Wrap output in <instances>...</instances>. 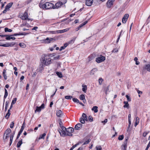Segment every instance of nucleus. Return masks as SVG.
Wrapping results in <instances>:
<instances>
[{
  "label": "nucleus",
  "mask_w": 150,
  "mask_h": 150,
  "mask_svg": "<svg viewBox=\"0 0 150 150\" xmlns=\"http://www.w3.org/2000/svg\"><path fill=\"white\" fill-rule=\"evenodd\" d=\"M98 69L96 68H94L91 71L90 74L91 75H93L97 71Z\"/></svg>",
  "instance_id": "16"
},
{
  "label": "nucleus",
  "mask_w": 150,
  "mask_h": 150,
  "mask_svg": "<svg viewBox=\"0 0 150 150\" xmlns=\"http://www.w3.org/2000/svg\"><path fill=\"white\" fill-rule=\"evenodd\" d=\"M73 100L74 102L75 103H79V100L77 98H74L73 99Z\"/></svg>",
  "instance_id": "45"
},
{
  "label": "nucleus",
  "mask_w": 150,
  "mask_h": 150,
  "mask_svg": "<svg viewBox=\"0 0 150 150\" xmlns=\"http://www.w3.org/2000/svg\"><path fill=\"white\" fill-rule=\"evenodd\" d=\"M14 124V122H12L10 125V127L11 128H13V127Z\"/></svg>",
  "instance_id": "52"
},
{
  "label": "nucleus",
  "mask_w": 150,
  "mask_h": 150,
  "mask_svg": "<svg viewBox=\"0 0 150 150\" xmlns=\"http://www.w3.org/2000/svg\"><path fill=\"white\" fill-rule=\"evenodd\" d=\"M24 122L23 123V124L22 126L21 129L20 131L19 132H20L21 133H22L24 129Z\"/></svg>",
  "instance_id": "36"
},
{
  "label": "nucleus",
  "mask_w": 150,
  "mask_h": 150,
  "mask_svg": "<svg viewBox=\"0 0 150 150\" xmlns=\"http://www.w3.org/2000/svg\"><path fill=\"white\" fill-rule=\"evenodd\" d=\"M91 140L90 139H88L87 141H86L83 143V145H85L88 144L89 142H90Z\"/></svg>",
  "instance_id": "47"
},
{
  "label": "nucleus",
  "mask_w": 150,
  "mask_h": 150,
  "mask_svg": "<svg viewBox=\"0 0 150 150\" xmlns=\"http://www.w3.org/2000/svg\"><path fill=\"white\" fill-rule=\"evenodd\" d=\"M9 10H8V9H7V8H6L5 7V9L3 11V13H5L6 11H8Z\"/></svg>",
  "instance_id": "59"
},
{
  "label": "nucleus",
  "mask_w": 150,
  "mask_h": 150,
  "mask_svg": "<svg viewBox=\"0 0 150 150\" xmlns=\"http://www.w3.org/2000/svg\"><path fill=\"white\" fill-rule=\"evenodd\" d=\"M62 130H58V131L60 134L61 136H66V128L64 126H62Z\"/></svg>",
  "instance_id": "4"
},
{
  "label": "nucleus",
  "mask_w": 150,
  "mask_h": 150,
  "mask_svg": "<svg viewBox=\"0 0 150 150\" xmlns=\"http://www.w3.org/2000/svg\"><path fill=\"white\" fill-rule=\"evenodd\" d=\"M127 144L126 143H124L121 147L122 150H127Z\"/></svg>",
  "instance_id": "17"
},
{
  "label": "nucleus",
  "mask_w": 150,
  "mask_h": 150,
  "mask_svg": "<svg viewBox=\"0 0 150 150\" xmlns=\"http://www.w3.org/2000/svg\"><path fill=\"white\" fill-rule=\"evenodd\" d=\"M54 4L52 3L46 2L45 4H42L41 7L42 8H45L47 9L53 8Z\"/></svg>",
  "instance_id": "2"
},
{
  "label": "nucleus",
  "mask_w": 150,
  "mask_h": 150,
  "mask_svg": "<svg viewBox=\"0 0 150 150\" xmlns=\"http://www.w3.org/2000/svg\"><path fill=\"white\" fill-rule=\"evenodd\" d=\"M59 124L60 127L62 128V126H63L62 125V122L61 121V119H59Z\"/></svg>",
  "instance_id": "50"
},
{
  "label": "nucleus",
  "mask_w": 150,
  "mask_h": 150,
  "mask_svg": "<svg viewBox=\"0 0 150 150\" xmlns=\"http://www.w3.org/2000/svg\"><path fill=\"white\" fill-rule=\"evenodd\" d=\"M4 30L5 32H11L12 31V30L11 29H9L7 28H5L4 29Z\"/></svg>",
  "instance_id": "31"
},
{
  "label": "nucleus",
  "mask_w": 150,
  "mask_h": 150,
  "mask_svg": "<svg viewBox=\"0 0 150 150\" xmlns=\"http://www.w3.org/2000/svg\"><path fill=\"white\" fill-rule=\"evenodd\" d=\"M123 103L125 104V105L123 106L124 108H127L128 109L129 108V104H128V102L127 101H124Z\"/></svg>",
  "instance_id": "19"
},
{
  "label": "nucleus",
  "mask_w": 150,
  "mask_h": 150,
  "mask_svg": "<svg viewBox=\"0 0 150 150\" xmlns=\"http://www.w3.org/2000/svg\"><path fill=\"white\" fill-rule=\"evenodd\" d=\"M145 69L148 71H150V65L147 64L146 65L145 67Z\"/></svg>",
  "instance_id": "27"
},
{
  "label": "nucleus",
  "mask_w": 150,
  "mask_h": 150,
  "mask_svg": "<svg viewBox=\"0 0 150 150\" xmlns=\"http://www.w3.org/2000/svg\"><path fill=\"white\" fill-rule=\"evenodd\" d=\"M23 16H25V18H26V19L28 18V14L27 13L25 12V13H24L23 15Z\"/></svg>",
  "instance_id": "55"
},
{
  "label": "nucleus",
  "mask_w": 150,
  "mask_h": 150,
  "mask_svg": "<svg viewBox=\"0 0 150 150\" xmlns=\"http://www.w3.org/2000/svg\"><path fill=\"white\" fill-rule=\"evenodd\" d=\"M55 39L52 38H47L45 40V42L46 43H50L53 40H54Z\"/></svg>",
  "instance_id": "13"
},
{
  "label": "nucleus",
  "mask_w": 150,
  "mask_h": 150,
  "mask_svg": "<svg viewBox=\"0 0 150 150\" xmlns=\"http://www.w3.org/2000/svg\"><path fill=\"white\" fill-rule=\"evenodd\" d=\"M109 86H108L105 88L104 90L106 94H107V92L109 90Z\"/></svg>",
  "instance_id": "48"
},
{
  "label": "nucleus",
  "mask_w": 150,
  "mask_h": 150,
  "mask_svg": "<svg viewBox=\"0 0 150 150\" xmlns=\"http://www.w3.org/2000/svg\"><path fill=\"white\" fill-rule=\"evenodd\" d=\"M41 64L43 65L47 66L51 63V59L49 56H45L43 58H42L41 60Z\"/></svg>",
  "instance_id": "1"
},
{
  "label": "nucleus",
  "mask_w": 150,
  "mask_h": 150,
  "mask_svg": "<svg viewBox=\"0 0 150 150\" xmlns=\"http://www.w3.org/2000/svg\"><path fill=\"white\" fill-rule=\"evenodd\" d=\"M56 74L57 76L60 78H62V74L61 72H57Z\"/></svg>",
  "instance_id": "29"
},
{
  "label": "nucleus",
  "mask_w": 150,
  "mask_h": 150,
  "mask_svg": "<svg viewBox=\"0 0 150 150\" xmlns=\"http://www.w3.org/2000/svg\"><path fill=\"white\" fill-rule=\"evenodd\" d=\"M73 97L72 96H65V98L68 100L71 99Z\"/></svg>",
  "instance_id": "38"
},
{
  "label": "nucleus",
  "mask_w": 150,
  "mask_h": 150,
  "mask_svg": "<svg viewBox=\"0 0 150 150\" xmlns=\"http://www.w3.org/2000/svg\"><path fill=\"white\" fill-rule=\"evenodd\" d=\"M118 51V50L117 49H115L112 51V52L115 53L117 52Z\"/></svg>",
  "instance_id": "60"
},
{
  "label": "nucleus",
  "mask_w": 150,
  "mask_h": 150,
  "mask_svg": "<svg viewBox=\"0 0 150 150\" xmlns=\"http://www.w3.org/2000/svg\"><path fill=\"white\" fill-rule=\"evenodd\" d=\"M15 134V132H13V133L10 136V137L12 138H13V137L14 136Z\"/></svg>",
  "instance_id": "63"
},
{
  "label": "nucleus",
  "mask_w": 150,
  "mask_h": 150,
  "mask_svg": "<svg viewBox=\"0 0 150 150\" xmlns=\"http://www.w3.org/2000/svg\"><path fill=\"white\" fill-rule=\"evenodd\" d=\"M46 135L45 133H43L42 135L40 136V137L39 138V139H44V137Z\"/></svg>",
  "instance_id": "46"
},
{
  "label": "nucleus",
  "mask_w": 150,
  "mask_h": 150,
  "mask_svg": "<svg viewBox=\"0 0 150 150\" xmlns=\"http://www.w3.org/2000/svg\"><path fill=\"white\" fill-rule=\"evenodd\" d=\"M88 119L90 121L92 122L93 121V117L91 116H89L88 117Z\"/></svg>",
  "instance_id": "56"
},
{
  "label": "nucleus",
  "mask_w": 150,
  "mask_h": 150,
  "mask_svg": "<svg viewBox=\"0 0 150 150\" xmlns=\"http://www.w3.org/2000/svg\"><path fill=\"white\" fill-rule=\"evenodd\" d=\"M98 107L97 106H93L92 108V110L94 112L96 113L98 112Z\"/></svg>",
  "instance_id": "18"
},
{
  "label": "nucleus",
  "mask_w": 150,
  "mask_h": 150,
  "mask_svg": "<svg viewBox=\"0 0 150 150\" xmlns=\"http://www.w3.org/2000/svg\"><path fill=\"white\" fill-rule=\"evenodd\" d=\"M10 109H9L8 110V112L6 114V115L5 116V117L7 119L9 117L10 115Z\"/></svg>",
  "instance_id": "28"
},
{
  "label": "nucleus",
  "mask_w": 150,
  "mask_h": 150,
  "mask_svg": "<svg viewBox=\"0 0 150 150\" xmlns=\"http://www.w3.org/2000/svg\"><path fill=\"white\" fill-rule=\"evenodd\" d=\"M82 118L84 119L86 121H87V116L84 113H83L82 115Z\"/></svg>",
  "instance_id": "25"
},
{
  "label": "nucleus",
  "mask_w": 150,
  "mask_h": 150,
  "mask_svg": "<svg viewBox=\"0 0 150 150\" xmlns=\"http://www.w3.org/2000/svg\"><path fill=\"white\" fill-rule=\"evenodd\" d=\"M124 137V135H120L118 138V139L119 140H122L123 139Z\"/></svg>",
  "instance_id": "39"
},
{
  "label": "nucleus",
  "mask_w": 150,
  "mask_h": 150,
  "mask_svg": "<svg viewBox=\"0 0 150 150\" xmlns=\"http://www.w3.org/2000/svg\"><path fill=\"white\" fill-rule=\"evenodd\" d=\"M129 17V15L128 14H126L124 15V16L122 18V21L123 23H126Z\"/></svg>",
  "instance_id": "9"
},
{
  "label": "nucleus",
  "mask_w": 150,
  "mask_h": 150,
  "mask_svg": "<svg viewBox=\"0 0 150 150\" xmlns=\"http://www.w3.org/2000/svg\"><path fill=\"white\" fill-rule=\"evenodd\" d=\"M86 5L88 6H91L93 4V0H86Z\"/></svg>",
  "instance_id": "11"
},
{
  "label": "nucleus",
  "mask_w": 150,
  "mask_h": 150,
  "mask_svg": "<svg viewBox=\"0 0 150 150\" xmlns=\"http://www.w3.org/2000/svg\"><path fill=\"white\" fill-rule=\"evenodd\" d=\"M56 115L57 117H61L63 114L62 113V111L60 110H59L56 111Z\"/></svg>",
  "instance_id": "12"
},
{
  "label": "nucleus",
  "mask_w": 150,
  "mask_h": 150,
  "mask_svg": "<svg viewBox=\"0 0 150 150\" xmlns=\"http://www.w3.org/2000/svg\"><path fill=\"white\" fill-rule=\"evenodd\" d=\"M11 132V129H10L8 128V129H7L5 131L4 134H7V135L8 134H9Z\"/></svg>",
  "instance_id": "22"
},
{
  "label": "nucleus",
  "mask_w": 150,
  "mask_h": 150,
  "mask_svg": "<svg viewBox=\"0 0 150 150\" xmlns=\"http://www.w3.org/2000/svg\"><path fill=\"white\" fill-rule=\"evenodd\" d=\"M82 125L80 123H78L75 125L74 129L76 130H80L82 127Z\"/></svg>",
  "instance_id": "10"
},
{
  "label": "nucleus",
  "mask_w": 150,
  "mask_h": 150,
  "mask_svg": "<svg viewBox=\"0 0 150 150\" xmlns=\"http://www.w3.org/2000/svg\"><path fill=\"white\" fill-rule=\"evenodd\" d=\"M69 30V28H66L62 30H57V33H62L68 31Z\"/></svg>",
  "instance_id": "15"
},
{
  "label": "nucleus",
  "mask_w": 150,
  "mask_h": 150,
  "mask_svg": "<svg viewBox=\"0 0 150 150\" xmlns=\"http://www.w3.org/2000/svg\"><path fill=\"white\" fill-rule=\"evenodd\" d=\"M128 122H129V125H128V129L130 127V126L131 124V120H128Z\"/></svg>",
  "instance_id": "64"
},
{
  "label": "nucleus",
  "mask_w": 150,
  "mask_h": 150,
  "mask_svg": "<svg viewBox=\"0 0 150 150\" xmlns=\"http://www.w3.org/2000/svg\"><path fill=\"white\" fill-rule=\"evenodd\" d=\"M139 123V121H137V120H136V121L134 124V126L136 127L137 125Z\"/></svg>",
  "instance_id": "61"
},
{
  "label": "nucleus",
  "mask_w": 150,
  "mask_h": 150,
  "mask_svg": "<svg viewBox=\"0 0 150 150\" xmlns=\"http://www.w3.org/2000/svg\"><path fill=\"white\" fill-rule=\"evenodd\" d=\"M103 81V80L101 78H100L98 80V82L99 84L101 85L102 84V82Z\"/></svg>",
  "instance_id": "42"
},
{
  "label": "nucleus",
  "mask_w": 150,
  "mask_h": 150,
  "mask_svg": "<svg viewBox=\"0 0 150 150\" xmlns=\"http://www.w3.org/2000/svg\"><path fill=\"white\" fill-rule=\"evenodd\" d=\"M47 32L50 33L52 34H55L57 33V31H48Z\"/></svg>",
  "instance_id": "43"
},
{
  "label": "nucleus",
  "mask_w": 150,
  "mask_h": 150,
  "mask_svg": "<svg viewBox=\"0 0 150 150\" xmlns=\"http://www.w3.org/2000/svg\"><path fill=\"white\" fill-rule=\"evenodd\" d=\"M105 59V57L103 56H101L100 57L97 58L96 59V61L98 63H100L103 61Z\"/></svg>",
  "instance_id": "6"
},
{
  "label": "nucleus",
  "mask_w": 150,
  "mask_h": 150,
  "mask_svg": "<svg viewBox=\"0 0 150 150\" xmlns=\"http://www.w3.org/2000/svg\"><path fill=\"white\" fill-rule=\"evenodd\" d=\"M66 1L62 3L61 1H59L56 3L55 5H54V7L53 9L57 8L59 7H60L62 5L64 4L67 2V0H65Z\"/></svg>",
  "instance_id": "5"
},
{
  "label": "nucleus",
  "mask_w": 150,
  "mask_h": 150,
  "mask_svg": "<svg viewBox=\"0 0 150 150\" xmlns=\"http://www.w3.org/2000/svg\"><path fill=\"white\" fill-rule=\"evenodd\" d=\"M22 143V140H20L18 142L17 144V147H19Z\"/></svg>",
  "instance_id": "33"
},
{
  "label": "nucleus",
  "mask_w": 150,
  "mask_h": 150,
  "mask_svg": "<svg viewBox=\"0 0 150 150\" xmlns=\"http://www.w3.org/2000/svg\"><path fill=\"white\" fill-rule=\"evenodd\" d=\"M13 4L12 3H10L8 4L5 7V8H7L8 10H9V8H10L12 6Z\"/></svg>",
  "instance_id": "20"
},
{
  "label": "nucleus",
  "mask_w": 150,
  "mask_h": 150,
  "mask_svg": "<svg viewBox=\"0 0 150 150\" xmlns=\"http://www.w3.org/2000/svg\"><path fill=\"white\" fill-rule=\"evenodd\" d=\"M6 36L7 37L6 38V39L7 40H10L11 39H12L13 40H14L15 39H16L14 37H11L10 36Z\"/></svg>",
  "instance_id": "26"
},
{
  "label": "nucleus",
  "mask_w": 150,
  "mask_h": 150,
  "mask_svg": "<svg viewBox=\"0 0 150 150\" xmlns=\"http://www.w3.org/2000/svg\"><path fill=\"white\" fill-rule=\"evenodd\" d=\"M79 98L81 100H83V102L84 103H85L86 102V100L85 99V96L83 94L81 95L80 97Z\"/></svg>",
  "instance_id": "14"
},
{
  "label": "nucleus",
  "mask_w": 150,
  "mask_h": 150,
  "mask_svg": "<svg viewBox=\"0 0 150 150\" xmlns=\"http://www.w3.org/2000/svg\"><path fill=\"white\" fill-rule=\"evenodd\" d=\"M115 0H108L107 3V6L108 8H110L112 6Z\"/></svg>",
  "instance_id": "7"
},
{
  "label": "nucleus",
  "mask_w": 150,
  "mask_h": 150,
  "mask_svg": "<svg viewBox=\"0 0 150 150\" xmlns=\"http://www.w3.org/2000/svg\"><path fill=\"white\" fill-rule=\"evenodd\" d=\"M9 43H7L6 44H3L1 45H0V46L2 47H9Z\"/></svg>",
  "instance_id": "34"
},
{
  "label": "nucleus",
  "mask_w": 150,
  "mask_h": 150,
  "mask_svg": "<svg viewBox=\"0 0 150 150\" xmlns=\"http://www.w3.org/2000/svg\"><path fill=\"white\" fill-rule=\"evenodd\" d=\"M84 25L83 24V23L81 24V25H80L79 26L78 28V30H77V31L79 30L83 26H84Z\"/></svg>",
  "instance_id": "58"
},
{
  "label": "nucleus",
  "mask_w": 150,
  "mask_h": 150,
  "mask_svg": "<svg viewBox=\"0 0 150 150\" xmlns=\"http://www.w3.org/2000/svg\"><path fill=\"white\" fill-rule=\"evenodd\" d=\"M8 96V92L7 90L6 89H5V94L4 96V98H6Z\"/></svg>",
  "instance_id": "35"
},
{
  "label": "nucleus",
  "mask_w": 150,
  "mask_h": 150,
  "mask_svg": "<svg viewBox=\"0 0 150 150\" xmlns=\"http://www.w3.org/2000/svg\"><path fill=\"white\" fill-rule=\"evenodd\" d=\"M82 91L85 93H86V91L87 90V86L86 85H82Z\"/></svg>",
  "instance_id": "24"
},
{
  "label": "nucleus",
  "mask_w": 150,
  "mask_h": 150,
  "mask_svg": "<svg viewBox=\"0 0 150 150\" xmlns=\"http://www.w3.org/2000/svg\"><path fill=\"white\" fill-rule=\"evenodd\" d=\"M19 45L22 48H25L26 47V45L23 43H20L19 44Z\"/></svg>",
  "instance_id": "32"
},
{
  "label": "nucleus",
  "mask_w": 150,
  "mask_h": 150,
  "mask_svg": "<svg viewBox=\"0 0 150 150\" xmlns=\"http://www.w3.org/2000/svg\"><path fill=\"white\" fill-rule=\"evenodd\" d=\"M5 134L6 135H5V134H4V139L5 141H6L8 138H9V134H8L7 135V134Z\"/></svg>",
  "instance_id": "21"
},
{
  "label": "nucleus",
  "mask_w": 150,
  "mask_h": 150,
  "mask_svg": "<svg viewBox=\"0 0 150 150\" xmlns=\"http://www.w3.org/2000/svg\"><path fill=\"white\" fill-rule=\"evenodd\" d=\"M9 44L10 47H13L15 44V43L14 42H12L11 43H9Z\"/></svg>",
  "instance_id": "49"
},
{
  "label": "nucleus",
  "mask_w": 150,
  "mask_h": 150,
  "mask_svg": "<svg viewBox=\"0 0 150 150\" xmlns=\"http://www.w3.org/2000/svg\"><path fill=\"white\" fill-rule=\"evenodd\" d=\"M149 132H144L143 134V136L144 137H145L148 134Z\"/></svg>",
  "instance_id": "53"
},
{
  "label": "nucleus",
  "mask_w": 150,
  "mask_h": 150,
  "mask_svg": "<svg viewBox=\"0 0 150 150\" xmlns=\"http://www.w3.org/2000/svg\"><path fill=\"white\" fill-rule=\"evenodd\" d=\"M60 56L58 55L54 57V59L55 60H57L59 59Z\"/></svg>",
  "instance_id": "57"
},
{
  "label": "nucleus",
  "mask_w": 150,
  "mask_h": 150,
  "mask_svg": "<svg viewBox=\"0 0 150 150\" xmlns=\"http://www.w3.org/2000/svg\"><path fill=\"white\" fill-rule=\"evenodd\" d=\"M126 97L127 98V100L129 101H130L131 100V98L128 95H126Z\"/></svg>",
  "instance_id": "54"
},
{
  "label": "nucleus",
  "mask_w": 150,
  "mask_h": 150,
  "mask_svg": "<svg viewBox=\"0 0 150 150\" xmlns=\"http://www.w3.org/2000/svg\"><path fill=\"white\" fill-rule=\"evenodd\" d=\"M74 131V129L72 127H69L66 129V136H71L72 135V134Z\"/></svg>",
  "instance_id": "3"
},
{
  "label": "nucleus",
  "mask_w": 150,
  "mask_h": 150,
  "mask_svg": "<svg viewBox=\"0 0 150 150\" xmlns=\"http://www.w3.org/2000/svg\"><path fill=\"white\" fill-rule=\"evenodd\" d=\"M96 148V150H102V147L100 146H97Z\"/></svg>",
  "instance_id": "51"
},
{
  "label": "nucleus",
  "mask_w": 150,
  "mask_h": 150,
  "mask_svg": "<svg viewBox=\"0 0 150 150\" xmlns=\"http://www.w3.org/2000/svg\"><path fill=\"white\" fill-rule=\"evenodd\" d=\"M45 108V105L44 103L42 104L41 106L40 107L37 106L35 112L36 113L37 112H40L41 109H43Z\"/></svg>",
  "instance_id": "8"
},
{
  "label": "nucleus",
  "mask_w": 150,
  "mask_h": 150,
  "mask_svg": "<svg viewBox=\"0 0 150 150\" xmlns=\"http://www.w3.org/2000/svg\"><path fill=\"white\" fill-rule=\"evenodd\" d=\"M44 65H43L42 64H40V67H39V71H42V70L43 69V66Z\"/></svg>",
  "instance_id": "30"
},
{
  "label": "nucleus",
  "mask_w": 150,
  "mask_h": 150,
  "mask_svg": "<svg viewBox=\"0 0 150 150\" xmlns=\"http://www.w3.org/2000/svg\"><path fill=\"white\" fill-rule=\"evenodd\" d=\"M17 100V98H15L13 99L12 100L11 104H12V105H13L15 104Z\"/></svg>",
  "instance_id": "40"
},
{
  "label": "nucleus",
  "mask_w": 150,
  "mask_h": 150,
  "mask_svg": "<svg viewBox=\"0 0 150 150\" xmlns=\"http://www.w3.org/2000/svg\"><path fill=\"white\" fill-rule=\"evenodd\" d=\"M76 39V38H73L70 41H69V44H71V43H73L74 41Z\"/></svg>",
  "instance_id": "44"
},
{
  "label": "nucleus",
  "mask_w": 150,
  "mask_h": 150,
  "mask_svg": "<svg viewBox=\"0 0 150 150\" xmlns=\"http://www.w3.org/2000/svg\"><path fill=\"white\" fill-rule=\"evenodd\" d=\"M93 59V57L92 55L89 56L88 58V61H90Z\"/></svg>",
  "instance_id": "41"
},
{
  "label": "nucleus",
  "mask_w": 150,
  "mask_h": 150,
  "mask_svg": "<svg viewBox=\"0 0 150 150\" xmlns=\"http://www.w3.org/2000/svg\"><path fill=\"white\" fill-rule=\"evenodd\" d=\"M6 70L5 69H4L3 70V76L4 77V79L5 80H6L7 78V76L6 75Z\"/></svg>",
  "instance_id": "23"
},
{
  "label": "nucleus",
  "mask_w": 150,
  "mask_h": 150,
  "mask_svg": "<svg viewBox=\"0 0 150 150\" xmlns=\"http://www.w3.org/2000/svg\"><path fill=\"white\" fill-rule=\"evenodd\" d=\"M80 122L82 124H84L85 123V120H84V119L82 118V117H81L80 119Z\"/></svg>",
  "instance_id": "37"
},
{
  "label": "nucleus",
  "mask_w": 150,
  "mask_h": 150,
  "mask_svg": "<svg viewBox=\"0 0 150 150\" xmlns=\"http://www.w3.org/2000/svg\"><path fill=\"white\" fill-rule=\"evenodd\" d=\"M13 138H11L10 137V146L12 143V140H13Z\"/></svg>",
  "instance_id": "62"
}]
</instances>
